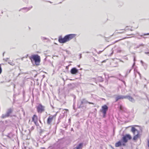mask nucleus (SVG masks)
<instances>
[{"label":"nucleus","mask_w":149,"mask_h":149,"mask_svg":"<svg viewBox=\"0 0 149 149\" xmlns=\"http://www.w3.org/2000/svg\"><path fill=\"white\" fill-rule=\"evenodd\" d=\"M76 36V35L75 34H71L67 35L63 38H62L61 36H60L58 38V41L60 43H65L75 38Z\"/></svg>","instance_id":"nucleus-2"},{"label":"nucleus","mask_w":149,"mask_h":149,"mask_svg":"<svg viewBox=\"0 0 149 149\" xmlns=\"http://www.w3.org/2000/svg\"><path fill=\"white\" fill-rule=\"evenodd\" d=\"M108 109V107L106 105H104L102 107L101 109L100 110V111L102 113L103 117L104 118L105 117L107 112Z\"/></svg>","instance_id":"nucleus-5"},{"label":"nucleus","mask_w":149,"mask_h":149,"mask_svg":"<svg viewBox=\"0 0 149 149\" xmlns=\"http://www.w3.org/2000/svg\"><path fill=\"white\" fill-rule=\"evenodd\" d=\"M2 72V70L1 66V65L0 64V74Z\"/></svg>","instance_id":"nucleus-17"},{"label":"nucleus","mask_w":149,"mask_h":149,"mask_svg":"<svg viewBox=\"0 0 149 149\" xmlns=\"http://www.w3.org/2000/svg\"><path fill=\"white\" fill-rule=\"evenodd\" d=\"M120 110H122V106L120 105Z\"/></svg>","instance_id":"nucleus-19"},{"label":"nucleus","mask_w":149,"mask_h":149,"mask_svg":"<svg viewBox=\"0 0 149 149\" xmlns=\"http://www.w3.org/2000/svg\"><path fill=\"white\" fill-rule=\"evenodd\" d=\"M85 102V99H83L82 100L81 102V104H83Z\"/></svg>","instance_id":"nucleus-15"},{"label":"nucleus","mask_w":149,"mask_h":149,"mask_svg":"<svg viewBox=\"0 0 149 149\" xmlns=\"http://www.w3.org/2000/svg\"><path fill=\"white\" fill-rule=\"evenodd\" d=\"M83 144V143H80L77 147L76 149H81L82 147Z\"/></svg>","instance_id":"nucleus-14"},{"label":"nucleus","mask_w":149,"mask_h":149,"mask_svg":"<svg viewBox=\"0 0 149 149\" xmlns=\"http://www.w3.org/2000/svg\"><path fill=\"white\" fill-rule=\"evenodd\" d=\"M70 72L72 74H75L78 72V70L75 68H73L71 69Z\"/></svg>","instance_id":"nucleus-12"},{"label":"nucleus","mask_w":149,"mask_h":149,"mask_svg":"<svg viewBox=\"0 0 149 149\" xmlns=\"http://www.w3.org/2000/svg\"><path fill=\"white\" fill-rule=\"evenodd\" d=\"M125 97H127L126 98H128V100L131 102H132L134 100L133 98L129 96H126Z\"/></svg>","instance_id":"nucleus-13"},{"label":"nucleus","mask_w":149,"mask_h":149,"mask_svg":"<svg viewBox=\"0 0 149 149\" xmlns=\"http://www.w3.org/2000/svg\"><path fill=\"white\" fill-rule=\"evenodd\" d=\"M86 102L87 103H88L90 104H94V103H92V102H88L87 101H86Z\"/></svg>","instance_id":"nucleus-18"},{"label":"nucleus","mask_w":149,"mask_h":149,"mask_svg":"<svg viewBox=\"0 0 149 149\" xmlns=\"http://www.w3.org/2000/svg\"><path fill=\"white\" fill-rule=\"evenodd\" d=\"M132 137L129 134H126L122 137V139L123 143H125L127 142L128 140H130L132 139Z\"/></svg>","instance_id":"nucleus-7"},{"label":"nucleus","mask_w":149,"mask_h":149,"mask_svg":"<svg viewBox=\"0 0 149 149\" xmlns=\"http://www.w3.org/2000/svg\"><path fill=\"white\" fill-rule=\"evenodd\" d=\"M66 69H67V68L68 69V66H67L66 67Z\"/></svg>","instance_id":"nucleus-22"},{"label":"nucleus","mask_w":149,"mask_h":149,"mask_svg":"<svg viewBox=\"0 0 149 149\" xmlns=\"http://www.w3.org/2000/svg\"><path fill=\"white\" fill-rule=\"evenodd\" d=\"M63 110H65V111H68V110L67 109H64Z\"/></svg>","instance_id":"nucleus-20"},{"label":"nucleus","mask_w":149,"mask_h":149,"mask_svg":"<svg viewBox=\"0 0 149 149\" xmlns=\"http://www.w3.org/2000/svg\"><path fill=\"white\" fill-rule=\"evenodd\" d=\"M133 30V29H132V28H129L127 26H126L124 29H121L118 30H116L113 33L112 35L114 36L116 38H121L115 41L114 42V43H115L120 40L127 38L126 37H123L122 36V35H121V34L125 33H126V36H129L133 35V34L131 33H128V31H132Z\"/></svg>","instance_id":"nucleus-1"},{"label":"nucleus","mask_w":149,"mask_h":149,"mask_svg":"<svg viewBox=\"0 0 149 149\" xmlns=\"http://www.w3.org/2000/svg\"><path fill=\"white\" fill-rule=\"evenodd\" d=\"M56 116V115H55V116H49L47 119V124H48V125L50 124L52 121L53 118L54 117H55Z\"/></svg>","instance_id":"nucleus-9"},{"label":"nucleus","mask_w":149,"mask_h":149,"mask_svg":"<svg viewBox=\"0 0 149 149\" xmlns=\"http://www.w3.org/2000/svg\"><path fill=\"white\" fill-rule=\"evenodd\" d=\"M36 109L37 112L38 113H41L45 111V107L40 104L37 106Z\"/></svg>","instance_id":"nucleus-6"},{"label":"nucleus","mask_w":149,"mask_h":149,"mask_svg":"<svg viewBox=\"0 0 149 149\" xmlns=\"http://www.w3.org/2000/svg\"><path fill=\"white\" fill-rule=\"evenodd\" d=\"M38 119V117L36 114L34 115L32 118V121L34 122L36 125L38 126H39Z\"/></svg>","instance_id":"nucleus-8"},{"label":"nucleus","mask_w":149,"mask_h":149,"mask_svg":"<svg viewBox=\"0 0 149 149\" xmlns=\"http://www.w3.org/2000/svg\"><path fill=\"white\" fill-rule=\"evenodd\" d=\"M31 62H34L35 65L38 66L40 65L41 61L40 56L37 54L32 55L29 58Z\"/></svg>","instance_id":"nucleus-3"},{"label":"nucleus","mask_w":149,"mask_h":149,"mask_svg":"<svg viewBox=\"0 0 149 149\" xmlns=\"http://www.w3.org/2000/svg\"><path fill=\"white\" fill-rule=\"evenodd\" d=\"M131 131L134 135L133 137V140L134 141H136L139 138H140L141 134L140 133L139 131L134 127H132Z\"/></svg>","instance_id":"nucleus-4"},{"label":"nucleus","mask_w":149,"mask_h":149,"mask_svg":"<svg viewBox=\"0 0 149 149\" xmlns=\"http://www.w3.org/2000/svg\"><path fill=\"white\" fill-rule=\"evenodd\" d=\"M39 122H40V123H41V120H39Z\"/></svg>","instance_id":"nucleus-23"},{"label":"nucleus","mask_w":149,"mask_h":149,"mask_svg":"<svg viewBox=\"0 0 149 149\" xmlns=\"http://www.w3.org/2000/svg\"><path fill=\"white\" fill-rule=\"evenodd\" d=\"M12 112V110L11 109H10L8 111L7 113L8 114H9L10 113H11Z\"/></svg>","instance_id":"nucleus-16"},{"label":"nucleus","mask_w":149,"mask_h":149,"mask_svg":"<svg viewBox=\"0 0 149 149\" xmlns=\"http://www.w3.org/2000/svg\"><path fill=\"white\" fill-rule=\"evenodd\" d=\"M105 61H103L102 62H105Z\"/></svg>","instance_id":"nucleus-24"},{"label":"nucleus","mask_w":149,"mask_h":149,"mask_svg":"<svg viewBox=\"0 0 149 149\" xmlns=\"http://www.w3.org/2000/svg\"><path fill=\"white\" fill-rule=\"evenodd\" d=\"M121 145L124 146H125V144L123 143L122 144L121 141H119L116 143L115 144V146L116 147H118Z\"/></svg>","instance_id":"nucleus-11"},{"label":"nucleus","mask_w":149,"mask_h":149,"mask_svg":"<svg viewBox=\"0 0 149 149\" xmlns=\"http://www.w3.org/2000/svg\"><path fill=\"white\" fill-rule=\"evenodd\" d=\"M149 35V33H147L146 34H144V35Z\"/></svg>","instance_id":"nucleus-21"},{"label":"nucleus","mask_w":149,"mask_h":149,"mask_svg":"<svg viewBox=\"0 0 149 149\" xmlns=\"http://www.w3.org/2000/svg\"><path fill=\"white\" fill-rule=\"evenodd\" d=\"M127 97L124 96L117 95L115 98L116 102H117L120 100L126 99Z\"/></svg>","instance_id":"nucleus-10"}]
</instances>
